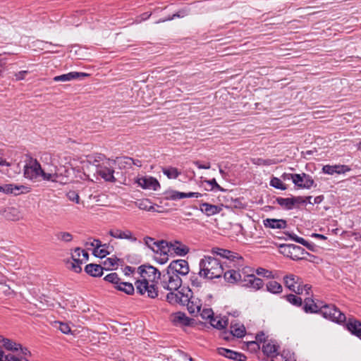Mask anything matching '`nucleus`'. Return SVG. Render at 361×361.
I'll return each mask as SVG.
<instances>
[{
    "mask_svg": "<svg viewBox=\"0 0 361 361\" xmlns=\"http://www.w3.org/2000/svg\"><path fill=\"white\" fill-rule=\"evenodd\" d=\"M170 251V245L165 240L157 241L155 246V252H160L161 253L166 254Z\"/></svg>",
    "mask_w": 361,
    "mask_h": 361,
    "instance_id": "obj_37",
    "label": "nucleus"
},
{
    "mask_svg": "<svg viewBox=\"0 0 361 361\" xmlns=\"http://www.w3.org/2000/svg\"><path fill=\"white\" fill-rule=\"evenodd\" d=\"M201 209L203 211L207 216H212L216 214H218L221 211V208L216 205L211 204L209 203H202L201 204Z\"/></svg>",
    "mask_w": 361,
    "mask_h": 361,
    "instance_id": "obj_27",
    "label": "nucleus"
},
{
    "mask_svg": "<svg viewBox=\"0 0 361 361\" xmlns=\"http://www.w3.org/2000/svg\"><path fill=\"white\" fill-rule=\"evenodd\" d=\"M87 244H90L92 247H94V248H100L102 247L105 246V245H102L101 241L97 239H94L90 243H87Z\"/></svg>",
    "mask_w": 361,
    "mask_h": 361,
    "instance_id": "obj_62",
    "label": "nucleus"
},
{
    "mask_svg": "<svg viewBox=\"0 0 361 361\" xmlns=\"http://www.w3.org/2000/svg\"><path fill=\"white\" fill-rule=\"evenodd\" d=\"M136 205L139 209L142 210L155 211L154 206L152 204V203L147 199L140 200L139 202H136Z\"/></svg>",
    "mask_w": 361,
    "mask_h": 361,
    "instance_id": "obj_38",
    "label": "nucleus"
},
{
    "mask_svg": "<svg viewBox=\"0 0 361 361\" xmlns=\"http://www.w3.org/2000/svg\"><path fill=\"white\" fill-rule=\"evenodd\" d=\"M159 279L162 288L169 291H176L182 285V279L174 274H171L168 269H166Z\"/></svg>",
    "mask_w": 361,
    "mask_h": 361,
    "instance_id": "obj_5",
    "label": "nucleus"
},
{
    "mask_svg": "<svg viewBox=\"0 0 361 361\" xmlns=\"http://www.w3.org/2000/svg\"><path fill=\"white\" fill-rule=\"evenodd\" d=\"M267 290L271 293H280L282 292V286L276 281H270L267 285Z\"/></svg>",
    "mask_w": 361,
    "mask_h": 361,
    "instance_id": "obj_31",
    "label": "nucleus"
},
{
    "mask_svg": "<svg viewBox=\"0 0 361 361\" xmlns=\"http://www.w3.org/2000/svg\"><path fill=\"white\" fill-rule=\"evenodd\" d=\"M162 172L170 179H175L179 176L180 172L175 167L163 168Z\"/></svg>",
    "mask_w": 361,
    "mask_h": 361,
    "instance_id": "obj_34",
    "label": "nucleus"
},
{
    "mask_svg": "<svg viewBox=\"0 0 361 361\" xmlns=\"http://www.w3.org/2000/svg\"><path fill=\"white\" fill-rule=\"evenodd\" d=\"M338 165H334V166L325 165L322 168V171L324 173L329 174V175H333L334 173L341 174V173L339 171L340 169H338Z\"/></svg>",
    "mask_w": 361,
    "mask_h": 361,
    "instance_id": "obj_41",
    "label": "nucleus"
},
{
    "mask_svg": "<svg viewBox=\"0 0 361 361\" xmlns=\"http://www.w3.org/2000/svg\"><path fill=\"white\" fill-rule=\"evenodd\" d=\"M82 264V263H81V262H74L72 260L69 268L71 270H73V271H75V273H80L82 271V267H81Z\"/></svg>",
    "mask_w": 361,
    "mask_h": 361,
    "instance_id": "obj_54",
    "label": "nucleus"
},
{
    "mask_svg": "<svg viewBox=\"0 0 361 361\" xmlns=\"http://www.w3.org/2000/svg\"><path fill=\"white\" fill-rule=\"evenodd\" d=\"M24 176L31 180H36L39 177L44 180L56 181V173H46L42 169L41 164L36 159L30 158L24 166Z\"/></svg>",
    "mask_w": 361,
    "mask_h": 361,
    "instance_id": "obj_4",
    "label": "nucleus"
},
{
    "mask_svg": "<svg viewBox=\"0 0 361 361\" xmlns=\"http://www.w3.org/2000/svg\"><path fill=\"white\" fill-rule=\"evenodd\" d=\"M0 191L6 194H14L15 195L28 192L27 188L24 185H17L14 184H5L0 185Z\"/></svg>",
    "mask_w": 361,
    "mask_h": 361,
    "instance_id": "obj_14",
    "label": "nucleus"
},
{
    "mask_svg": "<svg viewBox=\"0 0 361 361\" xmlns=\"http://www.w3.org/2000/svg\"><path fill=\"white\" fill-rule=\"evenodd\" d=\"M85 271L93 277H99L103 274V267L99 264H89L85 266Z\"/></svg>",
    "mask_w": 361,
    "mask_h": 361,
    "instance_id": "obj_25",
    "label": "nucleus"
},
{
    "mask_svg": "<svg viewBox=\"0 0 361 361\" xmlns=\"http://www.w3.org/2000/svg\"><path fill=\"white\" fill-rule=\"evenodd\" d=\"M67 196L70 200L75 202L76 203H79L80 197L78 194L75 191H70L69 192H68Z\"/></svg>",
    "mask_w": 361,
    "mask_h": 361,
    "instance_id": "obj_56",
    "label": "nucleus"
},
{
    "mask_svg": "<svg viewBox=\"0 0 361 361\" xmlns=\"http://www.w3.org/2000/svg\"><path fill=\"white\" fill-rule=\"evenodd\" d=\"M115 288L128 295H133L135 291L133 285L131 283L123 282L121 281L115 286Z\"/></svg>",
    "mask_w": 361,
    "mask_h": 361,
    "instance_id": "obj_29",
    "label": "nucleus"
},
{
    "mask_svg": "<svg viewBox=\"0 0 361 361\" xmlns=\"http://www.w3.org/2000/svg\"><path fill=\"white\" fill-rule=\"evenodd\" d=\"M177 293H174V291H170L166 295V300L171 304L178 303L179 298V290H177Z\"/></svg>",
    "mask_w": 361,
    "mask_h": 361,
    "instance_id": "obj_46",
    "label": "nucleus"
},
{
    "mask_svg": "<svg viewBox=\"0 0 361 361\" xmlns=\"http://www.w3.org/2000/svg\"><path fill=\"white\" fill-rule=\"evenodd\" d=\"M56 240L63 243H70L73 240V235L66 231H60L55 235Z\"/></svg>",
    "mask_w": 361,
    "mask_h": 361,
    "instance_id": "obj_36",
    "label": "nucleus"
},
{
    "mask_svg": "<svg viewBox=\"0 0 361 361\" xmlns=\"http://www.w3.org/2000/svg\"><path fill=\"white\" fill-rule=\"evenodd\" d=\"M348 330L353 335L361 338V322L357 319L350 318L346 324Z\"/></svg>",
    "mask_w": 361,
    "mask_h": 361,
    "instance_id": "obj_18",
    "label": "nucleus"
},
{
    "mask_svg": "<svg viewBox=\"0 0 361 361\" xmlns=\"http://www.w3.org/2000/svg\"><path fill=\"white\" fill-rule=\"evenodd\" d=\"M186 306L188 312L192 314H195L200 312L202 302L199 298L192 295V298H190V302L187 303Z\"/></svg>",
    "mask_w": 361,
    "mask_h": 361,
    "instance_id": "obj_22",
    "label": "nucleus"
},
{
    "mask_svg": "<svg viewBox=\"0 0 361 361\" xmlns=\"http://www.w3.org/2000/svg\"><path fill=\"white\" fill-rule=\"evenodd\" d=\"M88 74L85 73H79V72H70L67 74H63L61 75L55 76L54 78V80L55 82H65L70 81L71 80L79 78L80 77H86Z\"/></svg>",
    "mask_w": 361,
    "mask_h": 361,
    "instance_id": "obj_21",
    "label": "nucleus"
},
{
    "mask_svg": "<svg viewBox=\"0 0 361 361\" xmlns=\"http://www.w3.org/2000/svg\"><path fill=\"white\" fill-rule=\"evenodd\" d=\"M171 320L175 325L189 326L190 324V319L181 312L172 314Z\"/></svg>",
    "mask_w": 361,
    "mask_h": 361,
    "instance_id": "obj_17",
    "label": "nucleus"
},
{
    "mask_svg": "<svg viewBox=\"0 0 361 361\" xmlns=\"http://www.w3.org/2000/svg\"><path fill=\"white\" fill-rule=\"evenodd\" d=\"M323 302H315L312 298L307 297L304 299L303 310L307 313H316L320 311Z\"/></svg>",
    "mask_w": 361,
    "mask_h": 361,
    "instance_id": "obj_15",
    "label": "nucleus"
},
{
    "mask_svg": "<svg viewBox=\"0 0 361 361\" xmlns=\"http://www.w3.org/2000/svg\"><path fill=\"white\" fill-rule=\"evenodd\" d=\"M212 252L227 260L226 265L230 269L224 271L225 281L231 283H240L243 277V269L240 268L244 266L243 257L238 253L218 247L213 248Z\"/></svg>",
    "mask_w": 361,
    "mask_h": 361,
    "instance_id": "obj_2",
    "label": "nucleus"
},
{
    "mask_svg": "<svg viewBox=\"0 0 361 361\" xmlns=\"http://www.w3.org/2000/svg\"><path fill=\"white\" fill-rule=\"evenodd\" d=\"M205 182L207 183H208L209 185H212L213 189H216L219 191L224 190V189L216 183L215 178H212L211 180H206Z\"/></svg>",
    "mask_w": 361,
    "mask_h": 361,
    "instance_id": "obj_59",
    "label": "nucleus"
},
{
    "mask_svg": "<svg viewBox=\"0 0 361 361\" xmlns=\"http://www.w3.org/2000/svg\"><path fill=\"white\" fill-rule=\"evenodd\" d=\"M118 259L116 257H109L106 259L104 262V264L107 266L109 268L113 267L117 265V261Z\"/></svg>",
    "mask_w": 361,
    "mask_h": 361,
    "instance_id": "obj_57",
    "label": "nucleus"
},
{
    "mask_svg": "<svg viewBox=\"0 0 361 361\" xmlns=\"http://www.w3.org/2000/svg\"><path fill=\"white\" fill-rule=\"evenodd\" d=\"M271 361H292L289 359H287L283 354H278L275 357H273Z\"/></svg>",
    "mask_w": 361,
    "mask_h": 361,
    "instance_id": "obj_64",
    "label": "nucleus"
},
{
    "mask_svg": "<svg viewBox=\"0 0 361 361\" xmlns=\"http://www.w3.org/2000/svg\"><path fill=\"white\" fill-rule=\"evenodd\" d=\"M93 254L97 257L103 258V257H106L109 254V252L106 249H104V248H103V247H102L100 248H94V251H93Z\"/></svg>",
    "mask_w": 361,
    "mask_h": 361,
    "instance_id": "obj_51",
    "label": "nucleus"
},
{
    "mask_svg": "<svg viewBox=\"0 0 361 361\" xmlns=\"http://www.w3.org/2000/svg\"><path fill=\"white\" fill-rule=\"evenodd\" d=\"M252 163L257 166H270L276 164L278 161L274 159L254 158L252 159Z\"/></svg>",
    "mask_w": 361,
    "mask_h": 361,
    "instance_id": "obj_33",
    "label": "nucleus"
},
{
    "mask_svg": "<svg viewBox=\"0 0 361 361\" xmlns=\"http://www.w3.org/2000/svg\"><path fill=\"white\" fill-rule=\"evenodd\" d=\"M109 234L114 238L126 239V240H128L133 243L137 241V238L135 236H134L132 231H130L128 229H126V230H120L118 228L111 229L109 231Z\"/></svg>",
    "mask_w": 361,
    "mask_h": 361,
    "instance_id": "obj_12",
    "label": "nucleus"
},
{
    "mask_svg": "<svg viewBox=\"0 0 361 361\" xmlns=\"http://www.w3.org/2000/svg\"><path fill=\"white\" fill-rule=\"evenodd\" d=\"M287 248L288 249V254L290 258L293 260L303 259L306 258V255H310L305 249L298 245H288Z\"/></svg>",
    "mask_w": 361,
    "mask_h": 361,
    "instance_id": "obj_13",
    "label": "nucleus"
},
{
    "mask_svg": "<svg viewBox=\"0 0 361 361\" xmlns=\"http://www.w3.org/2000/svg\"><path fill=\"white\" fill-rule=\"evenodd\" d=\"M171 274H174L180 278L186 276L189 273V265L186 260L177 259L172 261L166 268Z\"/></svg>",
    "mask_w": 361,
    "mask_h": 361,
    "instance_id": "obj_9",
    "label": "nucleus"
},
{
    "mask_svg": "<svg viewBox=\"0 0 361 361\" xmlns=\"http://www.w3.org/2000/svg\"><path fill=\"white\" fill-rule=\"evenodd\" d=\"M276 202L280 206L286 208V209H293V207L294 206L292 197L291 198L277 197Z\"/></svg>",
    "mask_w": 361,
    "mask_h": 361,
    "instance_id": "obj_39",
    "label": "nucleus"
},
{
    "mask_svg": "<svg viewBox=\"0 0 361 361\" xmlns=\"http://www.w3.org/2000/svg\"><path fill=\"white\" fill-rule=\"evenodd\" d=\"M255 338L259 343H263V344H264L265 343H267L268 341H267L264 333L262 331L258 333L256 335Z\"/></svg>",
    "mask_w": 361,
    "mask_h": 361,
    "instance_id": "obj_61",
    "label": "nucleus"
},
{
    "mask_svg": "<svg viewBox=\"0 0 361 361\" xmlns=\"http://www.w3.org/2000/svg\"><path fill=\"white\" fill-rule=\"evenodd\" d=\"M223 264H227V260L221 262L214 257L204 256L199 264V276L206 279H219L224 273Z\"/></svg>",
    "mask_w": 361,
    "mask_h": 361,
    "instance_id": "obj_3",
    "label": "nucleus"
},
{
    "mask_svg": "<svg viewBox=\"0 0 361 361\" xmlns=\"http://www.w3.org/2000/svg\"><path fill=\"white\" fill-rule=\"evenodd\" d=\"M311 288L312 286L310 285H303L302 281L300 280V283H298L296 288H295V290H293V292L295 293L298 295H302L305 292L307 295H310Z\"/></svg>",
    "mask_w": 361,
    "mask_h": 361,
    "instance_id": "obj_30",
    "label": "nucleus"
},
{
    "mask_svg": "<svg viewBox=\"0 0 361 361\" xmlns=\"http://www.w3.org/2000/svg\"><path fill=\"white\" fill-rule=\"evenodd\" d=\"M106 281L111 283L116 286L119 283L121 279L118 277V274L116 272L111 273L106 275L104 279Z\"/></svg>",
    "mask_w": 361,
    "mask_h": 361,
    "instance_id": "obj_44",
    "label": "nucleus"
},
{
    "mask_svg": "<svg viewBox=\"0 0 361 361\" xmlns=\"http://www.w3.org/2000/svg\"><path fill=\"white\" fill-rule=\"evenodd\" d=\"M285 176H290L293 183L300 188L310 189L314 183V180L312 176L305 173H302L300 174H285Z\"/></svg>",
    "mask_w": 361,
    "mask_h": 361,
    "instance_id": "obj_8",
    "label": "nucleus"
},
{
    "mask_svg": "<svg viewBox=\"0 0 361 361\" xmlns=\"http://www.w3.org/2000/svg\"><path fill=\"white\" fill-rule=\"evenodd\" d=\"M210 324L214 328L218 329H223L228 325V320L218 317H213L210 320Z\"/></svg>",
    "mask_w": 361,
    "mask_h": 361,
    "instance_id": "obj_35",
    "label": "nucleus"
},
{
    "mask_svg": "<svg viewBox=\"0 0 361 361\" xmlns=\"http://www.w3.org/2000/svg\"><path fill=\"white\" fill-rule=\"evenodd\" d=\"M200 316L204 319H209V321L212 319V318L214 317L213 311L210 308H206L203 309L202 311L200 312Z\"/></svg>",
    "mask_w": 361,
    "mask_h": 361,
    "instance_id": "obj_49",
    "label": "nucleus"
},
{
    "mask_svg": "<svg viewBox=\"0 0 361 361\" xmlns=\"http://www.w3.org/2000/svg\"><path fill=\"white\" fill-rule=\"evenodd\" d=\"M193 164L200 169H209L211 167V164L209 162H206L204 164H202L200 161H194Z\"/></svg>",
    "mask_w": 361,
    "mask_h": 361,
    "instance_id": "obj_58",
    "label": "nucleus"
},
{
    "mask_svg": "<svg viewBox=\"0 0 361 361\" xmlns=\"http://www.w3.org/2000/svg\"><path fill=\"white\" fill-rule=\"evenodd\" d=\"M217 351L219 355L234 361H245L247 358L243 353L224 348H219Z\"/></svg>",
    "mask_w": 361,
    "mask_h": 361,
    "instance_id": "obj_11",
    "label": "nucleus"
},
{
    "mask_svg": "<svg viewBox=\"0 0 361 361\" xmlns=\"http://www.w3.org/2000/svg\"><path fill=\"white\" fill-rule=\"evenodd\" d=\"M270 185L276 189H280L282 190H285L287 188L286 185L279 178L276 177H273L271 179Z\"/></svg>",
    "mask_w": 361,
    "mask_h": 361,
    "instance_id": "obj_42",
    "label": "nucleus"
},
{
    "mask_svg": "<svg viewBox=\"0 0 361 361\" xmlns=\"http://www.w3.org/2000/svg\"><path fill=\"white\" fill-rule=\"evenodd\" d=\"M263 222L266 228L281 229L287 226V222L283 219H267Z\"/></svg>",
    "mask_w": 361,
    "mask_h": 361,
    "instance_id": "obj_20",
    "label": "nucleus"
},
{
    "mask_svg": "<svg viewBox=\"0 0 361 361\" xmlns=\"http://www.w3.org/2000/svg\"><path fill=\"white\" fill-rule=\"evenodd\" d=\"M256 274L267 278L272 277L271 271L261 267L256 269Z\"/></svg>",
    "mask_w": 361,
    "mask_h": 361,
    "instance_id": "obj_53",
    "label": "nucleus"
},
{
    "mask_svg": "<svg viewBox=\"0 0 361 361\" xmlns=\"http://www.w3.org/2000/svg\"><path fill=\"white\" fill-rule=\"evenodd\" d=\"M187 15H188V13H187L186 11H185V10L179 11L177 13H176L173 15H172L171 16H169V18L163 19V20H159L157 23H161V22H165V21H167V20H173L175 18H183L184 16H185Z\"/></svg>",
    "mask_w": 361,
    "mask_h": 361,
    "instance_id": "obj_47",
    "label": "nucleus"
},
{
    "mask_svg": "<svg viewBox=\"0 0 361 361\" xmlns=\"http://www.w3.org/2000/svg\"><path fill=\"white\" fill-rule=\"evenodd\" d=\"M96 172L106 181L115 182L116 178H114V170L111 166H109V163L102 164L96 165Z\"/></svg>",
    "mask_w": 361,
    "mask_h": 361,
    "instance_id": "obj_10",
    "label": "nucleus"
},
{
    "mask_svg": "<svg viewBox=\"0 0 361 361\" xmlns=\"http://www.w3.org/2000/svg\"><path fill=\"white\" fill-rule=\"evenodd\" d=\"M247 348L250 351L256 352L260 349L259 343L256 341H249L247 343Z\"/></svg>",
    "mask_w": 361,
    "mask_h": 361,
    "instance_id": "obj_52",
    "label": "nucleus"
},
{
    "mask_svg": "<svg viewBox=\"0 0 361 361\" xmlns=\"http://www.w3.org/2000/svg\"><path fill=\"white\" fill-rule=\"evenodd\" d=\"M144 240L146 245L154 252L157 241H154V239L150 237L145 238Z\"/></svg>",
    "mask_w": 361,
    "mask_h": 361,
    "instance_id": "obj_55",
    "label": "nucleus"
},
{
    "mask_svg": "<svg viewBox=\"0 0 361 361\" xmlns=\"http://www.w3.org/2000/svg\"><path fill=\"white\" fill-rule=\"evenodd\" d=\"M262 352L269 357H274L279 353H277L279 345L273 341H269L262 345Z\"/></svg>",
    "mask_w": 361,
    "mask_h": 361,
    "instance_id": "obj_19",
    "label": "nucleus"
},
{
    "mask_svg": "<svg viewBox=\"0 0 361 361\" xmlns=\"http://www.w3.org/2000/svg\"><path fill=\"white\" fill-rule=\"evenodd\" d=\"M7 217L12 221L18 220L20 219V214L18 209L15 208H10L8 209Z\"/></svg>",
    "mask_w": 361,
    "mask_h": 361,
    "instance_id": "obj_48",
    "label": "nucleus"
},
{
    "mask_svg": "<svg viewBox=\"0 0 361 361\" xmlns=\"http://www.w3.org/2000/svg\"><path fill=\"white\" fill-rule=\"evenodd\" d=\"M137 271L141 279H137L135 283L137 292L140 295L147 293L149 298H156L158 296L156 282L160 278L161 273L150 265H142L138 267Z\"/></svg>",
    "mask_w": 361,
    "mask_h": 361,
    "instance_id": "obj_1",
    "label": "nucleus"
},
{
    "mask_svg": "<svg viewBox=\"0 0 361 361\" xmlns=\"http://www.w3.org/2000/svg\"><path fill=\"white\" fill-rule=\"evenodd\" d=\"M82 249L80 247L75 248L73 252L71 254V259L74 262H78L82 263V259L81 257Z\"/></svg>",
    "mask_w": 361,
    "mask_h": 361,
    "instance_id": "obj_50",
    "label": "nucleus"
},
{
    "mask_svg": "<svg viewBox=\"0 0 361 361\" xmlns=\"http://www.w3.org/2000/svg\"><path fill=\"white\" fill-rule=\"evenodd\" d=\"M171 250L180 256H185L189 252V248L178 241L170 243V251Z\"/></svg>",
    "mask_w": 361,
    "mask_h": 361,
    "instance_id": "obj_23",
    "label": "nucleus"
},
{
    "mask_svg": "<svg viewBox=\"0 0 361 361\" xmlns=\"http://www.w3.org/2000/svg\"><path fill=\"white\" fill-rule=\"evenodd\" d=\"M59 329L62 333L65 334H68V333L71 332L70 326H68V324L65 323L59 322Z\"/></svg>",
    "mask_w": 361,
    "mask_h": 361,
    "instance_id": "obj_60",
    "label": "nucleus"
},
{
    "mask_svg": "<svg viewBox=\"0 0 361 361\" xmlns=\"http://www.w3.org/2000/svg\"><path fill=\"white\" fill-rule=\"evenodd\" d=\"M167 195V199L171 200H177L183 198L184 192L176 190H171L168 192Z\"/></svg>",
    "mask_w": 361,
    "mask_h": 361,
    "instance_id": "obj_45",
    "label": "nucleus"
},
{
    "mask_svg": "<svg viewBox=\"0 0 361 361\" xmlns=\"http://www.w3.org/2000/svg\"><path fill=\"white\" fill-rule=\"evenodd\" d=\"M319 312L325 318L338 323L344 322L346 319L345 315L334 305L322 304Z\"/></svg>",
    "mask_w": 361,
    "mask_h": 361,
    "instance_id": "obj_6",
    "label": "nucleus"
},
{
    "mask_svg": "<svg viewBox=\"0 0 361 361\" xmlns=\"http://www.w3.org/2000/svg\"><path fill=\"white\" fill-rule=\"evenodd\" d=\"M0 343H3L4 347L8 350L17 351L19 348H21V345L20 343H16L8 338H6L1 335H0Z\"/></svg>",
    "mask_w": 361,
    "mask_h": 361,
    "instance_id": "obj_26",
    "label": "nucleus"
},
{
    "mask_svg": "<svg viewBox=\"0 0 361 361\" xmlns=\"http://www.w3.org/2000/svg\"><path fill=\"white\" fill-rule=\"evenodd\" d=\"M301 279L294 274L286 275L283 277L285 286L291 291L295 290Z\"/></svg>",
    "mask_w": 361,
    "mask_h": 361,
    "instance_id": "obj_24",
    "label": "nucleus"
},
{
    "mask_svg": "<svg viewBox=\"0 0 361 361\" xmlns=\"http://www.w3.org/2000/svg\"><path fill=\"white\" fill-rule=\"evenodd\" d=\"M286 298L290 303L297 307H300L302 305V298L295 295L288 294L286 296Z\"/></svg>",
    "mask_w": 361,
    "mask_h": 361,
    "instance_id": "obj_40",
    "label": "nucleus"
},
{
    "mask_svg": "<svg viewBox=\"0 0 361 361\" xmlns=\"http://www.w3.org/2000/svg\"><path fill=\"white\" fill-rule=\"evenodd\" d=\"M23 359L24 357L19 359L18 357H16V356L11 354L5 355L4 351L0 347V361H23Z\"/></svg>",
    "mask_w": 361,
    "mask_h": 361,
    "instance_id": "obj_43",
    "label": "nucleus"
},
{
    "mask_svg": "<svg viewBox=\"0 0 361 361\" xmlns=\"http://www.w3.org/2000/svg\"><path fill=\"white\" fill-rule=\"evenodd\" d=\"M231 334L238 338H242L245 334V328L243 324H231Z\"/></svg>",
    "mask_w": 361,
    "mask_h": 361,
    "instance_id": "obj_28",
    "label": "nucleus"
},
{
    "mask_svg": "<svg viewBox=\"0 0 361 361\" xmlns=\"http://www.w3.org/2000/svg\"><path fill=\"white\" fill-rule=\"evenodd\" d=\"M138 185L144 189H151L156 190L160 185L158 180L152 177L140 178L137 180Z\"/></svg>",
    "mask_w": 361,
    "mask_h": 361,
    "instance_id": "obj_16",
    "label": "nucleus"
},
{
    "mask_svg": "<svg viewBox=\"0 0 361 361\" xmlns=\"http://www.w3.org/2000/svg\"><path fill=\"white\" fill-rule=\"evenodd\" d=\"M124 159L125 163L127 164H130L131 163H133L134 165H136L140 167L142 166L141 161L140 160H134L133 159L129 157H125Z\"/></svg>",
    "mask_w": 361,
    "mask_h": 361,
    "instance_id": "obj_63",
    "label": "nucleus"
},
{
    "mask_svg": "<svg viewBox=\"0 0 361 361\" xmlns=\"http://www.w3.org/2000/svg\"><path fill=\"white\" fill-rule=\"evenodd\" d=\"M250 269L249 267L243 268V277L241 280V285L247 288H251L255 290H259L263 287V281L255 276L254 274H248L247 270Z\"/></svg>",
    "mask_w": 361,
    "mask_h": 361,
    "instance_id": "obj_7",
    "label": "nucleus"
},
{
    "mask_svg": "<svg viewBox=\"0 0 361 361\" xmlns=\"http://www.w3.org/2000/svg\"><path fill=\"white\" fill-rule=\"evenodd\" d=\"M192 296V293L190 289L186 290V292H184L183 290L179 291V298H178V304L186 305L188 302H190V298Z\"/></svg>",
    "mask_w": 361,
    "mask_h": 361,
    "instance_id": "obj_32",
    "label": "nucleus"
}]
</instances>
